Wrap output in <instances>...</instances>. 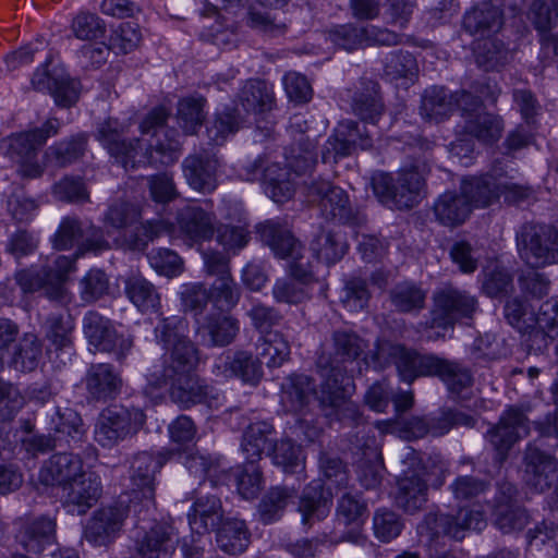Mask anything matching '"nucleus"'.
<instances>
[{"mask_svg": "<svg viewBox=\"0 0 558 558\" xmlns=\"http://www.w3.org/2000/svg\"><path fill=\"white\" fill-rule=\"evenodd\" d=\"M82 328L94 351L111 353L118 362L124 361L134 347L132 335L119 333L111 319L96 311H88L84 315Z\"/></svg>", "mask_w": 558, "mask_h": 558, "instance_id": "obj_11", "label": "nucleus"}, {"mask_svg": "<svg viewBox=\"0 0 558 558\" xmlns=\"http://www.w3.org/2000/svg\"><path fill=\"white\" fill-rule=\"evenodd\" d=\"M436 220L445 227H458L465 222L472 209L462 191H447L438 196L433 206Z\"/></svg>", "mask_w": 558, "mask_h": 558, "instance_id": "obj_31", "label": "nucleus"}, {"mask_svg": "<svg viewBox=\"0 0 558 558\" xmlns=\"http://www.w3.org/2000/svg\"><path fill=\"white\" fill-rule=\"evenodd\" d=\"M59 122L49 119L41 128L11 135L7 141L5 153L19 168L22 178L36 179L44 172V167L37 161V151L46 141L58 133Z\"/></svg>", "mask_w": 558, "mask_h": 558, "instance_id": "obj_6", "label": "nucleus"}, {"mask_svg": "<svg viewBox=\"0 0 558 558\" xmlns=\"http://www.w3.org/2000/svg\"><path fill=\"white\" fill-rule=\"evenodd\" d=\"M486 525L484 513L466 508L459 510L457 515L446 513H428L418 525V532L432 543L440 536L461 541L468 530L481 531Z\"/></svg>", "mask_w": 558, "mask_h": 558, "instance_id": "obj_13", "label": "nucleus"}, {"mask_svg": "<svg viewBox=\"0 0 558 558\" xmlns=\"http://www.w3.org/2000/svg\"><path fill=\"white\" fill-rule=\"evenodd\" d=\"M85 388L93 400L109 401L118 397L122 378L109 363L92 364L84 377Z\"/></svg>", "mask_w": 558, "mask_h": 558, "instance_id": "obj_27", "label": "nucleus"}, {"mask_svg": "<svg viewBox=\"0 0 558 558\" xmlns=\"http://www.w3.org/2000/svg\"><path fill=\"white\" fill-rule=\"evenodd\" d=\"M317 367L324 378L318 402L325 414L349 426H359L363 417L357 404L350 399L354 388L353 380L325 356L317 360Z\"/></svg>", "mask_w": 558, "mask_h": 558, "instance_id": "obj_4", "label": "nucleus"}, {"mask_svg": "<svg viewBox=\"0 0 558 558\" xmlns=\"http://www.w3.org/2000/svg\"><path fill=\"white\" fill-rule=\"evenodd\" d=\"M272 433V425L264 421L252 423L246 427L241 444L246 460L258 461L266 449L270 450Z\"/></svg>", "mask_w": 558, "mask_h": 558, "instance_id": "obj_46", "label": "nucleus"}, {"mask_svg": "<svg viewBox=\"0 0 558 558\" xmlns=\"http://www.w3.org/2000/svg\"><path fill=\"white\" fill-rule=\"evenodd\" d=\"M464 197L473 207H487L500 195L508 202H519L529 197L532 190L508 181L497 180L490 174L463 179L460 185Z\"/></svg>", "mask_w": 558, "mask_h": 558, "instance_id": "obj_12", "label": "nucleus"}, {"mask_svg": "<svg viewBox=\"0 0 558 558\" xmlns=\"http://www.w3.org/2000/svg\"><path fill=\"white\" fill-rule=\"evenodd\" d=\"M205 102L203 97H186L178 102V121L186 134L195 133L203 124Z\"/></svg>", "mask_w": 558, "mask_h": 558, "instance_id": "obj_60", "label": "nucleus"}, {"mask_svg": "<svg viewBox=\"0 0 558 558\" xmlns=\"http://www.w3.org/2000/svg\"><path fill=\"white\" fill-rule=\"evenodd\" d=\"M475 61L485 71L497 70L507 64L511 58L510 51L497 38L481 39L474 47Z\"/></svg>", "mask_w": 558, "mask_h": 558, "instance_id": "obj_48", "label": "nucleus"}, {"mask_svg": "<svg viewBox=\"0 0 558 558\" xmlns=\"http://www.w3.org/2000/svg\"><path fill=\"white\" fill-rule=\"evenodd\" d=\"M263 362L247 351H236L221 356L215 364L217 374L239 378L243 384L257 386L264 375Z\"/></svg>", "mask_w": 558, "mask_h": 558, "instance_id": "obj_25", "label": "nucleus"}, {"mask_svg": "<svg viewBox=\"0 0 558 558\" xmlns=\"http://www.w3.org/2000/svg\"><path fill=\"white\" fill-rule=\"evenodd\" d=\"M529 411V405L510 407L498 424L487 432V440L500 456L505 457L519 439L529 435L530 421L526 416Z\"/></svg>", "mask_w": 558, "mask_h": 558, "instance_id": "obj_16", "label": "nucleus"}, {"mask_svg": "<svg viewBox=\"0 0 558 558\" xmlns=\"http://www.w3.org/2000/svg\"><path fill=\"white\" fill-rule=\"evenodd\" d=\"M427 160H415L401 168L396 175L386 172L374 173L371 180L377 199L396 209H410L418 204L424 186V177L429 172Z\"/></svg>", "mask_w": 558, "mask_h": 558, "instance_id": "obj_3", "label": "nucleus"}, {"mask_svg": "<svg viewBox=\"0 0 558 558\" xmlns=\"http://www.w3.org/2000/svg\"><path fill=\"white\" fill-rule=\"evenodd\" d=\"M192 531L202 534L215 530L223 521V509L220 499L214 495L198 497L187 513Z\"/></svg>", "mask_w": 558, "mask_h": 558, "instance_id": "obj_32", "label": "nucleus"}, {"mask_svg": "<svg viewBox=\"0 0 558 558\" xmlns=\"http://www.w3.org/2000/svg\"><path fill=\"white\" fill-rule=\"evenodd\" d=\"M403 529V522L395 511L381 508L376 510L373 517V530L375 536L384 543L398 537Z\"/></svg>", "mask_w": 558, "mask_h": 558, "instance_id": "obj_62", "label": "nucleus"}, {"mask_svg": "<svg viewBox=\"0 0 558 558\" xmlns=\"http://www.w3.org/2000/svg\"><path fill=\"white\" fill-rule=\"evenodd\" d=\"M257 232L264 244L270 247L279 258H289L290 263L310 260L304 256V246L287 226L276 220H267L257 226Z\"/></svg>", "mask_w": 558, "mask_h": 558, "instance_id": "obj_21", "label": "nucleus"}, {"mask_svg": "<svg viewBox=\"0 0 558 558\" xmlns=\"http://www.w3.org/2000/svg\"><path fill=\"white\" fill-rule=\"evenodd\" d=\"M306 184L307 196L317 202L326 219L348 222L352 218L349 196L344 190L325 180H312Z\"/></svg>", "mask_w": 558, "mask_h": 558, "instance_id": "obj_18", "label": "nucleus"}, {"mask_svg": "<svg viewBox=\"0 0 558 558\" xmlns=\"http://www.w3.org/2000/svg\"><path fill=\"white\" fill-rule=\"evenodd\" d=\"M315 395V380L305 374H291L281 384V400L290 411L303 410Z\"/></svg>", "mask_w": 558, "mask_h": 558, "instance_id": "obj_34", "label": "nucleus"}, {"mask_svg": "<svg viewBox=\"0 0 558 558\" xmlns=\"http://www.w3.org/2000/svg\"><path fill=\"white\" fill-rule=\"evenodd\" d=\"M373 357L379 366L393 363L401 379L408 384L418 376L437 375L446 384L450 393L456 396H461L473 384L470 369L460 363L433 355H421L390 341L377 342Z\"/></svg>", "mask_w": 558, "mask_h": 558, "instance_id": "obj_2", "label": "nucleus"}, {"mask_svg": "<svg viewBox=\"0 0 558 558\" xmlns=\"http://www.w3.org/2000/svg\"><path fill=\"white\" fill-rule=\"evenodd\" d=\"M20 545L28 553L40 554L56 541V522L49 517H39L24 523L17 534Z\"/></svg>", "mask_w": 558, "mask_h": 558, "instance_id": "obj_29", "label": "nucleus"}, {"mask_svg": "<svg viewBox=\"0 0 558 558\" xmlns=\"http://www.w3.org/2000/svg\"><path fill=\"white\" fill-rule=\"evenodd\" d=\"M364 27L353 24L338 25L328 32V39L338 48L353 51L365 47Z\"/></svg>", "mask_w": 558, "mask_h": 558, "instance_id": "obj_64", "label": "nucleus"}, {"mask_svg": "<svg viewBox=\"0 0 558 558\" xmlns=\"http://www.w3.org/2000/svg\"><path fill=\"white\" fill-rule=\"evenodd\" d=\"M61 490L63 505L82 515L99 500L102 484L98 474L84 470Z\"/></svg>", "mask_w": 558, "mask_h": 558, "instance_id": "obj_19", "label": "nucleus"}, {"mask_svg": "<svg viewBox=\"0 0 558 558\" xmlns=\"http://www.w3.org/2000/svg\"><path fill=\"white\" fill-rule=\"evenodd\" d=\"M418 72L414 56L408 51L389 52L384 60V76L390 81L413 80Z\"/></svg>", "mask_w": 558, "mask_h": 558, "instance_id": "obj_55", "label": "nucleus"}, {"mask_svg": "<svg viewBox=\"0 0 558 558\" xmlns=\"http://www.w3.org/2000/svg\"><path fill=\"white\" fill-rule=\"evenodd\" d=\"M332 356L335 363L353 362L364 352L365 343L355 332L336 330L332 333Z\"/></svg>", "mask_w": 558, "mask_h": 558, "instance_id": "obj_56", "label": "nucleus"}, {"mask_svg": "<svg viewBox=\"0 0 558 558\" xmlns=\"http://www.w3.org/2000/svg\"><path fill=\"white\" fill-rule=\"evenodd\" d=\"M311 250L318 259L335 264L344 256L348 245L339 232L320 227L311 242Z\"/></svg>", "mask_w": 558, "mask_h": 558, "instance_id": "obj_43", "label": "nucleus"}, {"mask_svg": "<svg viewBox=\"0 0 558 558\" xmlns=\"http://www.w3.org/2000/svg\"><path fill=\"white\" fill-rule=\"evenodd\" d=\"M236 470V485L239 493L245 499L257 496L263 487V474L257 461L246 460V462Z\"/></svg>", "mask_w": 558, "mask_h": 558, "instance_id": "obj_63", "label": "nucleus"}, {"mask_svg": "<svg viewBox=\"0 0 558 558\" xmlns=\"http://www.w3.org/2000/svg\"><path fill=\"white\" fill-rule=\"evenodd\" d=\"M356 441L357 446L363 450V454L367 458V460L362 461L359 465V482L366 489L375 488L381 482L383 470L379 461H372V459L378 458L376 440L374 437H368L362 445L359 444V439H356Z\"/></svg>", "mask_w": 558, "mask_h": 558, "instance_id": "obj_52", "label": "nucleus"}, {"mask_svg": "<svg viewBox=\"0 0 558 558\" xmlns=\"http://www.w3.org/2000/svg\"><path fill=\"white\" fill-rule=\"evenodd\" d=\"M154 332L167 353L160 365L148 368V386L153 389L168 386L170 400L183 410L196 404L220 409L225 404V396L195 374L199 351L189 338L187 322L180 316L165 317Z\"/></svg>", "mask_w": 558, "mask_h": 558, "instance_id": "obj_1", "label": "nucleus"}, {"mask_svg": "<svg viewBox=\"0 0 558 558\" xmlns=\"http://www.w3.org/2000/svg\"><path fill=\"white\" fill-rule=\"evenodd\" d=\"M146 415L141 409L110 407L99 414L95 425V440L105 448H112L133 437L144 426Z\"/></svg>", "mask_w": 558, "mask_h": 558, "instance_id": "obj_9", "label": "nucleus"}, {"mask_svg": "<svg viewBox=\"0 0 558 558\" xmlns=\"http://www.w3.org/2000/svg\"><path fill=\"white\" fill-rule=\"evenodd\" d=\"M525 482L538 493L549 489L558 480V460L529 445L524 453Z\"/></svg>", "mask_w": 558, "mask_h": 558, "instance_id": "obj_22", "label": "nucleus"}, {"mask_svg": "<svg viewBox=\"0 0 558 558\" xmlns=\"http://www.w3.org/2000/svg\"><path fill=\"white\" fill-rule=\"evenodd\" d=\"M462 25L471 36L478 39L488 38L501 29L504 13L490 1H482L464 13Z\"/></svg>", "mask_w": 558, "mask_h": 558, "instance_id": "obj_26", "label": "nucleus"}, {"mask_svg": "<svg viewBox=\"0 0 558 558\" xmlns=\"http://www.w3.org/2000/svg\"><path fill=\"white\" fill-rule=\"evenodd\" d=\"M213 312L198 324V332L208 337L214 347H226L233 342L240 330L239 320L227 313Z\"/></svg>", "mask_w": 558, "mask_h": 558, "instance_id": "obj_30", "label": "nucleus"}, {"mask_svg": "<svg viewBox=\"0 0 558 558\" xmlns=\"http://www.w3.org/2000/svg\"><path fill=\"white\" fill-rule=\"evenodd\" d=\"M240 117L236 109H226L218 112L207 126V136L215 145H221L228 135L240 128Z\"/></svg>", "mask_w": 558, "mask_h": 558, "instance_id": "obj_61", "label": "nucleus"}, {"mask_svg": "<svg viewBox=\"0 0 558 558\" xmlns=\"http://www.w3.org/2000/svg\"><path fill=\"white\" fill-rule=\"evenodd\" d=\"M213 305L219 311H230L240 301L241 290L232 275L216 278L209 290Z\"/></svg>", "mask_w": 558, "mask_h": 558, "instance_id": "obj_58", "label": "nucleus"}, {"mask_svg": "<svg viewBox=\"0 0 558 558\" xmlns=\"http://www.w3.org/2000/svg\"><path fill=\"white\" fill-rule=\"evenodd\" d=\"M270 450L274 463L281 466L284 473L296 474L303 471L302 449L291 439H281L274 444Z\"/></svg>", "mask_w": 558, "mask_h": 558, "instance_id": "obj_59", "label": "nucleus"}, {"mask_svg": "<svg viewBox=\"0 0 558 558\" xmlns=\"http://www.w3.org/2000/svg\"><path fill=\"white\" fill-rule=\"evenodd\" d=\"M502 129L501 119L486 111L473 114L464 122L465 133L485 144L497 142L501 136Z\"/></svg>", "mask_w": 558, "mask_h": 558, "instance_id": "obj_47", "label": "nucleus"}, {"mask_svg": "<svg viewBox=\"0 0 558 558\" xmlns=\"http://www.w3.org/2000/svg\"><path fill=\"white\" fill-rule=\"evenodd\" d=\"M402 464L404 468L397 478L395 501L403 511L415 513L427 501L428 485L425 476L428 473V466L423 457L412 448H408Z\"/></svg>", "mask_w": 558, "mask_h": 558, "instance_id": "obj_7", "label": "nucleus"}, {"mask_svg": "<svg viewBox=\"0 0 558 558\" xmlns=\"http://www.w3.org/2000/svg\"><path fill=\"white\" fill-rule=\"evenodd\" d=\"M353 111L362 120L376 123L384 112V104L379 95V85L368 82L365 92L357 94L353 101Z\"/></svg>", "mask_w": 558, "mask_h": 558, "instance_id": "obj_53", "label": "nucleus"}, {"mask_svg": "<svg viewBox=\"0 0 558 558\" xmlns=\"http://www.w3.org/2000/svg\"><path fill=\"white\" fill-rule=\"evenodd\" d=\"M477 311L478 301L475 295L453 286H445L433 294V310L427 324L430 328L452 327L458 322L473 319Z\"/></svg>", "mask_w": 558, "mask_h": 558, "instance_id": "obj_10", "label": "nucleus"}, {"mask_svg": "<svg viewBox=\"0 0 558 558\" xmlns=\"http://www.w3.org/2000/svg\"><path fill=\"white\" fill-rule=\"evenodd\" d=\"M171 450L153 454L147 451L137 453L132 462L131 482L132 498L143 511L149 512L155 508V475L167 460L172 458Z\"/></svg>", "mask_w": 558, "mask_h": 558, "instance_id": "obj_14", "label": "nucleus"}, {"mask_svg": "<svg viewBox=\"0 0 558 558\" xmlns=\"http://www.w3.org/2000/svg\"><path fill=\"white\" fill-rule=\"evenodd\" d=\"M174 527L168 523H156L145 533L137 545L141 558H169L173 549Z\"/></svg>", "mask_w": 558, "mask_h": 558, "instance_id": "obj_36", "label": "nucleus"}, {"mask_svg": "<svg viewBox=\"0 0 558 558\" xmlns=\"http://www.w3.org/2000/svg\"><path fill=\"white\" fill-rule=\"evenodd\" d=\"M314 281L310 260L289 263V276L278 278L272 286L277 303L298 305L310 299L308 284Z\"/></svg>", "mask_w": 558, "mask_h": 558, "instance_id": "obj_17", "label": "nucleus"}, {"mask_svg": "<svg viewBox=\"0 0 558 558\" xmlns=\"http://www.w3.org/2000/svg\"><path fill=\"white\" fill-rule=\"evenodd\" d=\"M298 489L288 486H274L260 499L257 515L264 524H270L281 519L287 506L294 501Z\"/></svg>", "mask_w": 558, "mask_h": 558, "instance_id": "obj_37", "label": "nucleus"}, {"mask_svg": "<svg viewBox=\"0 0 558 558\" xmlns=\"http://www.w3.org/2000/svg\"><path fill=\"white\" fill-rule=\"evenodd\" d=\"M87 143V134L78 133L49 146L45 151V157L51 165L66 167L84 156Z\"/></svg>", "mask_w": 558, "mask_h": 558, "instance_id": "obj_44", "label": "nucleus"}, {"mask_svg": "<svg viewBox=\"0 0 558 558\" xmlns=\"http://www.w3.org/2000/svg\"><path fill=\"white\" fill-rule=\"evenodd\" d=\"M330 495L325 490L322 481L311 482L300 496L298 511L301 513L302 523L311 525L315 521H320L329 512Z\"/></svg>", "mask_w": 558, "mask_h": 558, "instance_id": "obj_33", "label": "nucleus"}, {"mask_svg": "<svg viewBox=\"0 0 558 558\" xmlns=\"http://www.w3.org/2000/svg\"><path fill=\"white\" fill-rule=\"evenodd\" d=\"M389 299L400 313L420 312L425 306L426 292L413 282H400L389 292Z\"/></svg>", "mask_w": 558, "mask_h": 558, "instance_id": "obj_49", "label": "nucleus"}, {"mask_svg": "<svg viewBox=\"0 0 558 558\" xmlns=\"http://www.w3.org/2000/svg\"><path fill=\"white\" fill-rule=\"evenodd\" d=\"M41 356V343L34 333H25L11 357V366L20 372L34 371Z\"/></svg>", "mask_w": 558, "mask_h": 558, "instance_id": "obj_54", "label": "nucleus"}, {"mask_svg": "<svg viewBox=\"0 0 558 558\" xmlns=\"http://www.w3.org/2000/svg\"><path fill=\"white\" fill-rule=\"evenodd\" d=\"M219 167L220 162L216 154L206 149L189 155L182 162L187 184L193 190L203 193L216 190Z\"/></svg>", "mask_w": 558, "mask_h": 558, "instance_id": "obj_20", "label": "nucleus"}, {"mask_svg": "<svg viewBox=\"0 0 558 558\" xmlns=\"http://www.w3.org/2000/svg\"><path fill=\"white\" fill-rule=\"evenodd\" d=\"M180 231L194 242L210 240L215 234L216 216L199 206L189 205L177 215Z\"/></svg>", "mask_w": 558, "mask_h": 558, "instance_id": "obj_28", "label": "nucleus"}, {"mask_svg": "<svg viewBox=\"0 0 558 558\" xmlns=\"http://www.w3.org/2000/svg\"><path fill=\"white\" fill-rule=\"evenodd\" d=\"M454 110V95L445 87L432 86L422 95L420 112L423 119L440 122Z\"/></svg>", "mask_w": 558, "mask_h": 558, "instance_id": "obj_40", "label": "nucleus"}, {"mask_svg": "<svg viewBox=\"0 0 558 558\" xmlns=\"http://www.w3.org/2000/svg\"><path fill=\"white\" fill-rule=\"evenodd\" d=\"M256 350L259 360H263L269 368L282 366L291 353L288 340L279 331L266 332L260 336L256 343Z\"/></svg>", "mask_w": 558, "mask_h": 558, "instance_id": "obj_45", "label": "nucleus"}, {"mask_svg": "<svg viewBox=\"0 0 558 558\" xmlns=\"http://www.w3.org/2000/svg\"><path fill=\"white\" fill-rule=\"evenodd\" d=\"M520 257L538 268L558 263V221L554 225L525 223L517 233Z\"/></svg>", "mask_w": 558, "mask_h": 558, "instance_id": "obj_8", "label": "nucleus"}, {"mask_svg": "<svg viewBox=\"0 0 558 558\" xmlns=\"http://www.w3.org/2000/svg\"><path fill=\"white\" fill-rule=\"evenodd\" d=\"M287 166L274 162L264 170V186L266 194L276 203L289 201L295 193V174Z\"/></svg>", "mask_w": 558, "mask_h": 558, "instance_id": "obj_35", "label": "nucleus"}, {"mask_svg": "<svg viewBox=\"0 0 558 558\" xmlns=\"http://www.w3.org/2000/svg\"><path fill=\"white\" fill-rule=\"evenodd\" d=\"M74 319L69 313L51 314L46 319V337L57 350L73 345Z\"/></svg>", "mask_w": 558, "mask_h": 558, "instance_id": "obj_51", "label": "nucleus"}, {"mask_svg": "<svg viewBox=\"0 0 558 558\" xmlns=\"http://www.w3.org/2000/svg\"><path fill=\"white\" fill-rule=\"evenodd\" d=\"M125 506L124 501L111 506L101 507L96 510L84 529V538L95 546H108L119 535L129 511L136 514L143 512L138 504L130 500Z\"/></svg>", "mask_w": 558, "mask_h": 558, "instance_id": "obj_15", "label": "nucleus"}, {"mask_svg": "<svg viewBox=\"0 0 558 558\" xmlns=\"http://www.w3.org/2000/svg\"><path fill=\"white\" fill-rule=\"evenodd\" d=\"M218 547L229 555L244 553L251 542V533L243 520L226 519L217 527Z\"/></svg>", "mask_w": 558, "mask_h": 558, "instance_id": "obj_39", "label": "nucleus"}, {"mask_svg": "<svg viewBox=\"0 0 558 558\" xmlns=\"http://www.w3.org/2000/svg\"><path fill=\"white\" fill-rule=\"evenodd\" d=\"M225 222L215 226L216 241L226 253L238 254L251 241L250 222L240 207L229 208Z\"/></svg>", "mask_w": 558, "mask_h": 558, "instance_id": "obj_23", "label": "nucleus"}, {"mask_svg": "<svg viewBox=\"0 0 558 558\" xmlns=\"http://www.w3.org/2000/svg\"><path fill=\"white\" fill-rule=\"evenodd\" d=\"M84 471L83 460L72 452L52 454L39 470L38 481L47 487L63 488Z\"/></svg>", "mask_w": 558, "mask_h": 558, "instance_id": "obj_24", "label": "nucleus"}, {"mask_svg": "<svg viewBox=\"0 0 558 558\" xmlns=\"http://www.w3.org/2000/svg\"><path fill=\"white\" fill-rule=\"evenodd\" d=\"M315 142L308 137L302 136L296 146L290 148L286 156L287 166L295 175L311 173L317 162L315 153Z\"/></svg>", "mask_w": 558, "mask_h": 558, "instance_id": "obj_57", "label": "nucleus"}, {"mask_svg": "<svg viewBox=\"0 0 558 558\" xmlns=\"http://www.w3.org/2000/svg\"><path fill=\"white\" fill-rule=\"evenodd\" d=\"M74 258L64 255H58L53 265L49 266L46 271L49 286L46 289V295L57 302L66 301V290L63 283L66 280L68 274L74 269Z\"/></svg>", "mask_w": 558, "mask_h": 558, "instance_id": "obj_50", "label": "nucleus"}, {"mask_svg": "<svg viewBox=\"0 0 558 558\" xmlns=\"http://www.w3.org/2000/svg\"><path fill=\"white\" fill-rule=\"evenodd\" d=\"M49 425L53 436L61 437V444L78 442L85 435L82 417L71 408H56L50 415Z\"/></svg>", "mask_w": 558, "mask_h": 558, "instance_id": "obj_42", "label": "nucleus"}, {"mask_svg": "<svg viewBox=\"0 0 558 558\" xmlns=\"http://www.w3.org/2000/svg\"><path fill=\"white\" fill-rule=\"evenodd\" d=\"M124 292L131 303L143 314L156 313L160 295L155 286L142 276H131L124 282Z\"/></svg>", "mask_w": 558, "mask_h": 558, "instance_id": "obj_41", "label": "nucleus"}, {"mask_svg": "<svg viewBox=\"0 0 558 558\" xmlns=\"http://www.w3.org/2000/svg\"><path fill=\"white\" fill-rule=\"evenodd\" d=\"M238 104L247 113L270 111L275 105L274 92L263 80H248L238 94Z\"/></svg>", "mask_w": 558, "mask_h": 558, "instance_id": "obj_38", "label": "nucleus"}, {"mask_svg": "<svg viewBox=\"0 0 558 558\" xmlns=\"http://www.w3.org/2000/svg\"><path fill=\"white\" fill-rule=\"evenodd\" d=\"M126 132V124L108 118L97 125L95 133L96 140L125 170L154 163V151L160 153L165 149L162 145L154 147L153 144L144 147L140 138L125 140Z\"/></svg>", "mask_w": 558, "mask_h": 558, "instance_id": "obj_5", "label": "nucleus"}]
</instances>
